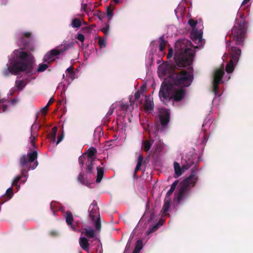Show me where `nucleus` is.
Masks as SVG:
<instances>
[{
	"label": "nucleus",
	"mask_w": 253,
	"mask_h": 253,
	"mask_svg": "<svg viewBox=\"0 0 253 253\" xmlns=\"http://www.w3.org/2000/svg\"><path fill=\"white\" fill-rule=\"evenodd\" d=\"M194 55V50L187 47L184 43H177L174 56V63L170 65L171 70L173 71L175 68L181 70L190 65L193 62Z\"/></svg>",
	"instance_id": "obj_1"
},
{
	"label": "nucleus",
	"mask_w": 253,
	"mask_h": 253,
	"mask_svg": "<svg viewBox=\"0 0 253 253\" xmlns=\"http://www.w3.org/2000/svg\"><path fill=\"white\" fill-rule=\"evenodd\" d=\"M174 85L169 84V80H164L162 83L159 92L160 100L165 105L171 100L176 102L182 101L186 95V89L183 87L174 89Z\"/></svg>",
	"instance_id": "obj_2"
},
{
	"label": "nucleus",
	"mask_w": 253,
	"mask_h": 253,
	"mask_svg": "<svg viewBox=\"0 0 253 253\" xmlns=\"http://www.w3.org/2000/svg\"><path fill=\"white\" fill-rule=\"evenodd\" d=\"M247 26L244 15L240 16V19L236 18L235 23L229 34V42H234L235 45H243L247 37Z\"/></svg>",
	"instance_id": "obj_3"
},
{
	"label": "nucleus",
	"mask_w": 253,
	"mask_h": 253,
	"mask_svg": "<svg viewBox=\"0 0 253 253\" xmlns=\"http://www.w3.org/2000/svg\"><path fill=\"white\" fill-rule=\"evenodd\" d=\"M193 79V69L190 67L187 68V71L184 70L172 73L165 80H169V84L173 85L188 87L192 84Z\"/></svg>",
	"instance_id": "obj_4"
},
{
	"label": "nucleus",
	"mask_w": 253,
	"mask_h": 253,
	"mask_svg": "<svg viewBox=\"0 0 253 253\" xmlns=\"http://www.w3.org/2000/svg\"><path fill=\"white\" fill-rule=\"evenodd\" d=\"M7 67L2 71V74L7 76L9 73L16 74L19 72L25 71L28 76L33 74V67L30 63H24L23 62H16L11 61L10 66L6 65Z\"/></svg>",
	"instance_id": "obj_5"
},
{
	"label": "nucleus",
	"mask_w": 253,
	"mask_h": 253,
	"mask_svg": "<svg viewBox=\"0 0 253 253\" xmlns=\"http://www.w3.org/2000/svg\"><path fill=\"white\" fill-rule=\"evenodd\" d=\"M198 180V176L196 175L194 170H192L191 174L180 182L179 192L176 197L178 204L189 192L190 188L195 186Z\"/></svg>",
	"instance_id": "obj_6"
},
{
	"label": "nucleus",
	"mask_w": 253,
	"mask_h": 253,
	"mask_svg": "<svg viewBox=\"0 0 253 253\" xmlns=\"http://www.w3.org/2000/svg\"><path fill=\"white\" fill-rule=\"evenodd\" d=\"M88 211L89 216L93 222L94 227L96 230L99 233L101 230V224L99 208L97 206V202L95 201H93L90 205Z\"/></svg>",
	"instance_id": "obj_7"
},
{
	"label": "nucleus",
	"mask_w": 253,
	"mask_h": 253,
	"mask_svg": "<svg viewBox=\"0 0 253 253\" xmlns=\"http://www.w3.org/2000/svg\"><path fill=\"white\" fill-rule=\"evenodd\" d=\"M37 157L38 153L37 151L28 152L27 155L24 154L21 157L19 160L20 165L22 167H26L29 163L34 162Z\"/></svg>",
	"instance_id": "obj_8"
},
{
	"label": "nucleus",
	"mask_w": 253,
	"mask_h": 253,
	"mask_svg": "<svg viewBox=\"0 0 253 253\" xmlns=\"http://www.w3.org/2000/svg\"><path fill=\"white\" fill-rule=\"evenodd\" d=\"M14 60H11L12 61L16 62H23L24 63H30V61L26 62L28 58V54L26 52L22 51L19 49L15 50L13 51ZM33 65V64H32Z\"/></svg>",
	"instance_id": "obj_9"
},
{
	"label": "nucleus",
	"mask_w": 253,
	"mask_h": 253,
	"mask_svg": "<svg viewBox=\"0 0 253 253\" xmlns=\"http://www.w3.org/2000/svg\"><path fill=\"white\" fill-rule=\"evenodd\" d=\"M31 36L32 34L30 32L22 33L20 34V42H18V44L25 48L29 47L31 42Z\"/></svg>",
	"instance_id": "obj_10"
},
{
	"label": "nucleus",
	"mask_w": 253,
	"mask_h": 253,
	"mask_svg": "<svg viewBox=\"0 0 253 253\" xmlns=\"http://www.w3.org/2000/svg\"><path fill=\"white\" fill-rule=\"evenodd\" d=\"M58 55H59V52L56 48L51 49L44 55L43 60L44 62L50 64L54 62L57 58V56Z\"/></svg>",
	"instance_id": "obj_11"
},
{
	"label": "nucleus",
	"mask_w": 253,
	"mask_h": 253,
	"mask_svg": "<svg viewBox=\"0 0 253 253\" xmlns=\"http://www.w3.org/2000/svg\"><path fill=\"white\" fill-rule=\"evenodd\" d=\"M228 51L230 55V60L238 62L241 54V49L235 46H231L229 48Z\"/></svg>",
	"instance_id": "obj_12"
},
{
	"label": "nucleus",
	"mask_w": 253,
	"mask_h": 253,
	"mask_svg": "<svg viewBox=\"0 0 253 253\" xmlns=\"http://www.w3.org/2000/svg\"><path fill=\"white\" fill-rule=\"evenodd\" d=\"M75 42L73 41L65 42L57 46L55 48L59 52V54H60L73 48Z\"/></svg>",
	"instance_id": "obj_13"
},
{
	"label": "nucleus",
	"mask_w": 253,
	"mask_h": 253,
	"mask_svg": "<svg viewBox=\"0 0 253 253\" xmlns=\"http://www.w3.org/2000/svg\"><path fill=\"white\" fill-rule=\"evenodd\" d=\"M159 117L162 126L164 127L169 122L170 114L167 109H162Z\"/></svg>",
	"instance_id": "obj_14"
},
{
	"label": "nucleus",
	"mask_w": 253,
	"mask_h": 253,
	"mask_svg": "<svg viewBox=\"0 0 253 253\" xmlns=\"http://www.w3.org/2000/svg\"><path fill=\"white\" fill-rule=\"evenodd\" d=\"M37 126H38V128L41 126L39 125H37L36 122L32 125L31 127V136L30 137V143L33 147L36 148V140L37 139V130L34 131V127L35 128L37 127Z\"/></svg>",
	"instance_id": "obj_15"
},
{
	"label": "nucleus",
	"mask_w": 253,
	"mask_h": 253,
	"mask_svg": "<svg viewBox=\"0 0 253 253\" xmlns=\"http://www.w3.org/2000/svg\"><path fill=\"white\" fill-rule=\"evenodd\" d=\"M96 230L95 231L90 228H84L81 232V235L86 236L89 239H92L96 237Z\"/></svg>",
	"instance_id": "obj_16"
},
{
	"label": "nucleus",
	"mask_w": 253,
	"mask_h": 253,
	"mask_svg": "<svg viewBox=\"0 0 253 253\" xmlns=\"http://www.w3.org/2000/svg\"><path fill=\"white\" fill-rule=\"evenodd\" d=\"M224 74L223 69H219L215 71L213 74L212 82L221 83V80Z\"/></svg>",
	"instance_id": "obj_17"
},
{
	"label": "nucleus",
	"mask_w": 253,
	"mask_h": 253,
	"mask_svg": "<svg viewBox=\"0 0 253 253\" xmlns=\"http://www.w3.org/2000/svg\"><path fill=\"white\" fill-rule=\"evenodd\" d=\"M79 244L83 250L88 252L89 249V244L88 239L85 237H81L79 239Z\"/></svg>",
	"instance_id": "obj_18"
},
{
	"label": "nucleus",
	"mask_w": 253,
	"mask_h": 253,
	"mask_svg": "<svg viewBox=\"0 0 253 253\" xmlns=\"http://www.w3.org/2000/svg\"><path fill=\"white\" fill-rule=\"evenodd\" d=\"M174 169L175 172L174 177L176 178L182 175L183 171L182 167L181 168L178 163L174 162L173 164Z\"/></svg>",
	"instance_id": "obj_19"
},
{
	"label": "nucleus",
	"mask_w": 253,
	"mask_h": 253,
	"mask_svg": "<svg viewBox=\"0 0 253 253\" xmlns=\"http://www.w3.org/2000/svg\"><path fill=\"white\" fill-rule=\"evenodd\" d=\"M170 203L171 198L166 196L164 200V204L163 205V207L161 211V212L164 213L168 211L170 207Z\"/></svg>",
	"instance_id": "obj_20"
},
{
	"label": "nucleus",
	"mask_w": 253,
	"mask_h": 253,
	"mask_svg": "<svg viewBox=\"0 0 253 253\" xmlns=\"http://www.w3.org/2000/svg\"><path fill=\"white\" fill-rule=\"evenodd\" d=\"M143 161V156L142 155L140 154L138 156V159H137V162L136 166L135 168V170L133 173V177H136V173L138 171H139L140 169L141 166L142 165V162Z\"/></svg>",
	"instance_id": "obj_21"
},
{
	"label": "nucleus",
	"mask_w": 253,
	"mask_h": 253,
	"mask_svg": "<svg viewBox=\"0 0 253 253\" xmlns=\"http://www.w3.org/2000/svg\"><path fill=\"white\" fill-rule=\"evenodd\" d=\"M96 153H97V150H96V148H95L93 147H91L87 150L86 153H85V154H87V160H92V159L95 160L94 157Z\"/></svg>",
	"instance_id": "obj_22"
},
{
	"label": "nucleus",
	"mask_w": 253,
	"mask_h": 253,
	"mask_svg": "<svg viewBox=\"0 0 253 253\" xmlns=\"http://www.w3.org/2000/svg\"><path fill=\"white\" fill-rule=\"evenodd\" d=\"M145 110L146 111H151L154 108V103L152 101L146 98L144 104Z\"/></svg>",
	"instance_id": "obj_23"
},
{
	"label": "nucleus",
	"mask_w": 253,
	"mask_h": 253,
	"mask_svg": "<svg viewBox=\"0 0 253 253\" xmlns=\"http://www.w3.org/2000/svg\"><path fill=\"white\" fill-rule=\"evenodd\" d=\"M65 218L67 224L72 227V223L74 219L72 212L70 211H67L65 214Z\"/></svg>",
	"instance_id": "obj_24"
},
{
	"label": "nucleus",
	"mask_w": 253,
	"mask_h": 253,
	"mask_svg": "<svg viewBox=\"0 0 253 253\" xmlns=\"http://www.w3.org/2000/svg\"><path fill=\"white\" fill-rule=\"evenodd\" d=\"M237 63V62H235L234 61H232V60H230L229 62L227 64L225 70L228 73H232L234 69L235 66Z\"/></svg>",
	"instance_id": "obj_25"
},
{
	"label": "nucleus",
	"mask_w": 253,
	"mask_h": 253,
	"mask_svg": "<svg viewBox=\"0 0 253 253\" xmlns=\"http://www.w3.org/2000/svg\"><path fill=\"white\" fill-rule=\"evenodd\" d=\"M97 177L96 179V182L97 183H99L101 181L103 177L104 169L101 167H97Z\"/></svg>",
	"instance_id": "obj_26"
},
{
	"label": "nucleus",
	"mask_w": 253,
	"mask_h": 253,
	"mask_svg": "<svg viewBox=\"0 0 253 253\" xmlns=\"http://www.w3.org/2000/svg\"><path fill=\"white\" fill-rule=\"evenodd\" d=\"M178 183V180H176L173 182V183L171 184L170 189L167 192L166 194V197H170L171 195L173 193Z\"/></svg>",
	"instance_id": "obj_27"
},
{
	"label": "nucleus",
	"mask_w": 253,
	"mask_h": 253,
	"mask_svg": "<svg viewBox=\"0 0 253 253\" xmlns=\"http://www.w3.org/2000/svg\"><path fill=\"white\" fill-rule=\"evenodd\" d=\"M143 248V242L141 240H138L137 241L135 248L132 253H139L140 250Z\"/></svg>",
	"instance_id": "obj_28"
},
{
	"label": "nucleus",
	"mask_w": 253,
	"mask_h": 253,
	"mask_svg": "<svg viewBox=\"0 0 253 253\" xmlns=\"http://www.w3.org/2000/svg\"><path fill=\"white\" fill-rule=\"evenodd\" d=\"M94 161V159L87 160L86 162V172L87 173H91L93 170V162Z\"/></svg>",
	"instance_id": "obj_29"
},
{
	"label": "nucleus",
	"mask_w": 253,
	"mask_h": 253,
	"mask_svg": "<svg viewBox=\"0 0 253 253\" xmlns=\"http://www.w3.org/2000/svg\"><path fill=\"white\" fill-rule=\"evenodd\" d=\"M160 46L159 50L160 51H163L166 47V42L164 40L163 36L160 37Z\"/></svg>",
	"instance_id": "obj_30"
},
{
	"label": "nucleus",
	"mask_w": 253,
	"mask_h": 253,
	"mask_svg": "<svg viewBox=\"0 0 253 253\" xmlns=\"http://www.w3.org/2000/svg\"><path fill=\"white\" fill-rule=\"evenodd\" d=\"M115 6H109L107 7L106 9V13L107 16L109 17L108 21L111 20V17L113 15V10L114 9Z\"/></svg>",
	"instance_id": "obj_31"
},
{
	"label": "nucleus",
	"mask_w": 253,
	"mask_h": 253,
	"mask_svg": "<svg viewBox=\"0 0 253 253\" xmlns=\"http://www.w3.org/2000/svg\"><path fill=\"white\" fill-rule=\"evenodd\" d=\"M25 85L26 84L23 80L16 81L15 82V86L18 90H21Z\"/></svg>",
	"instance_id": "obj_32"
},
{
	"label": "nucleus",
	"mask_w": 253,
	"mask_h": 253,
	"mask_svg": "<svg viewBox=\"0 0 253 253\" xmlns=\"http://www.w3.org/2000/svg\"><path fill=\"white\" fill-rule=\"evenodd\" d=\"M143 149L145 152H148L151 148L152 143L148 140H145L143 142Z\"/></svg>",
	"instance_id": "obj_33"
},
{
	"label": "nucleus",
	"mask_w": 253,
	"mask_h": 253,
	"mask_svg": "<svg viewBox=\"0 0 253 253\" xmlns=\"http://www.w3.org/2000/svg\"><path fill=\"white\" fill-rule=\"evenodd\" d=\"M82 23L81 20L78 18H74L71 23V25L74 28H79L81 26Z\"/></svg>",
	"instance_id": "obj_34"
},
{
	"label": "nucleus",
	"mask_w": 253,
	"mask_h": 253,
	"mask_svg": "<svg viewBox=\"0 0 253 253\" xmlns=\"http://www.w3.org/2000/svg\"><path fill=\"white\" fill-rule=\"evenodd\" d=\"M168 66L167 65H162L159 67V72L161 73V74L166 76L168 73Z\"/></svg>",
	"instance_id": "obj_35"
},
{
	"label": "nucleus",
	"mask_w": 253,
	"mask_h": 253,
	"mask_svg": "<svg viewBox=\"0 0 253 253\" xmlns=\"http://www.w3.org/2000/svg\"><path fill=\"white\" fill-rule=\"evenodd\" d=\"M48 64H47H47H43V63L40 64L38 66L37 71L38 72H42L44 71L48 67Z\"/></svg>",
	"instance_id": "obj_36"
},
{
	"label": "nucleus",
	"mask_w": 253,
	"mask_h": 253,
	"mask_svg": "<svg viewBox=\"0 0 253 253\" xmlns=\"http://www.w3.org/2000/svg\"><path fill=\"white\" fill-rule=\"evenodd\" d=\"M220 83L212 82V91L215 94L218 92L219 85Z\"/></svg>",
	"instance_id": "obj_37"
},
{
	"label": "nucleus",
	"mask_w": 253,
	"mask_h": 253,
	"mask_svg": "<svg viewBox=\"0 0 253 253\" xmlns=\"http://www.w3.org/2000/svg\"><path fill=\"white\" fill-rule=\"evenodd\" d=\"M57 127L54 126L51 130V132L50 133V136L52 138V140L54 141L55 140L56 133H57Z\"/></svg>",
	"instance_id": "obj_38"
},
{
	"label": "nucleus",
	"mask_w": 253,
	"mask_h": 253,
	"mask_svg": "<svg viewBox=\"0 0 253 253\" xmlns=\"http://www.w3.org/2000/svg\"><path fill=\"white\" fill-rule=\"evenodd\" d=\"M159 226L160 225L158 223L155 224L154 226L149 229V230L147 231V234H149L155 232L159 228Z\"/></svg>",
	"instance_id": "obj_39"
},
{
	"label": "nucleus",
	"mask_w": 253,
	"mask_h": 253,
	"mask_svg": "<svg viewBox=\"0 0 253 253\" xmlns=\"http://www.w3.org/2000/svg\"><path fill=\"white\" fill-rule=\"evenodd\" d=\"M163 149V146L160 144H158L156 145L154 153L156 154H159Z\"/></svg>",
	"instance_id": "obj_40"
},
{
	"label": "nucleus",
	"mask_w": 253,
	"mask_h": 253,
	"mask_svg": "<svg viewBox=\"0 0 253 253\" xmlns=\"http://www.w3.org/2000/svg\"><path fill=\"white\" fill-rule=\"evenodd\" d=\"M5 195L9 197V199H10L13 195V188L12 187L8 188L5 192Z\"/></svg>",
	"instance_id": "obj_41"
},
{
	"label": "nucleus",
	"mask_w": 253,
	"mask_h": 253,
	"mask_svg": "<svg viewBox=\"0 0 253 253\" xmlns=\"http://www.w3.org/2000/svg\"><path fill=\"white\" fill-rule=\"evenodd\" d=\"M78 181L81 183L82 184H84L85 182V180L84 179V173L83 172H81L78 175L77 178Z\"/></svg>",
	"instance_id": "obj_42"
},
{
	"label": "nucleus",
	"mask_w": 253,
	"mask_h": 253,
	"mask_svg": "<svg viewBox=\"0 0 253 253\" xmlns=\"http://www.w3.org/2000/svg\"><path fill=\"white\" fill-rule=\"evenodd\" d=\"M194 164V163L193 162H189V163H187L186 164H184L182 166V169L183 171L184 170H187L189 169L191 166Z\"/></svg>",
	"instance_id": "obj_43"
},
{
	"label": "nucleus",
	"mask_w": 253,
	"mask_h": 253,
	"mask_svg": "<svg viewBox=\"0 0 253 253\" xmlns=\"http://www.w3.org/2000/svg\"><path fill=\"white\" fill-rule=\"evenodd\" d=\"M128 109V105L126 103H122L120 105V109L122 111H127Z\"/></svg>",
	"instance_id": "obj_44"
},
{
	"label": "nucleus",
	"mask_w": 253,
	"mask_h": 253,
	"mask_svg": "<svg viewBox=\"0 0 253 253\" xmlns=\"http://www.w3.org/2000/svg\"><path fill=\"white\" fill-rule=\"evenodd\" d=\"M188 24L192 28H194L196 26L197 21L193 19H191L188 21Z\"/></svg>",
	"instance_id": "obj_45"
},
{
	"label": "nucleus",
	"mask_w": 253,
	"mask_h": 253,
	"mask_svg": "<svg viewBox=\"0 0 253 253\" xmlns=\"http://www.w3.org/2000/svg\"><path fill=\"white\" fill-rule=\"evenodd\" d=\"M101 31L105 35H107L109 34V25H106V26L101 29Z\"/></svg>",
	"instance_id": "obj_46"
},
{
	"label": "nucleus",
	"mask_w": 253,
	"mask_h": 253,
	"mask_svg": "<svg viewBox=\"0 0 253 253\" xmlns=\"http://www.w3.org/2000/svg\"><path fill=\"white\" fill-rule=\"evenodd\" d=\"M131 244V240L129 239L127 242L126 247L125 249V251L124 253H127L128 250H129L130 246Z\"/></svg>",
	"instance_id": "obj_47"
},
{
	"label": "nucleus",
	"mask_w": 253,
	"mask_h": 253,
	"mask_svg": "<svg viewBox=\"0 0 253 253\" xmlns=\"http://www.w3.org/2000/svg\"><path fill=\"white\" fill-rule=\"evenodd\" d=\"M64 137V134L63 131H62L60 134H59L58 136L57 141L56 142V144H58L63 139Z\"/></svg>",
	"instance_id": "obj_48"
},
{
	"label": "nucleus",
	"mask_w": 253,
	"mask_h": 253,
	"mask_svg": "<svg viewBox=\"0 0 253 253\" xmlns=\"http://www.w3.org/2000/svg\"><path fill=\"white\" fill-rule=\"evenodd\" d=\"M76 38L79 41H80V42H84V36L82 34H81V33H78L77 35Z\"/></svg>",
	"instance_id": "obj_49"
},
{
	"label": "nucleus",
	"mask_w": 253,
	"mask_h": 253,
	"mask_svg": "<svg viewBox=\"0 0 253 253\" xmlns=\"http://www.w3.org/2000/svg\"><path fill=\"white\" fill-rule=\"evenodd\" d=\"M21 178V177L19 176H17L14 180H13L12 185V186H16L17 185L18 182L20 181V179Z\"/></svg>",
	"instance_id": "obj_50"
},
{
	"label": "nucleus",
	"mask_w": 253,
	"mask_h": 253,
	"mask_svg": "<svg viewBox=\"0 0 253 253\" xmlns=\"http://www.w3.org/2000/svg\"><path fill=\"white\" fill-rule=\"evenodd\" d=\"M85 160V157L84 156H81L79 158V163L82 168L84 164V161Z\"/></svg>",
	"instance_id": "obj_51"
},
{
	"label": "nucleus",
	"mask_w": 253,
	"mask_h": 253,
	"mask_svg": "<svg viewBox=\"0 0 253 253\" xmlns=\"http://www.w3.org/2000/svg\"><path fill=\"white\" fill-rule=\"evenodd\" d=\"M173 55V49L172 47H170L169 49V52L167 54V58L168 59H170Z\"/></svg>",
	"instance_id": "obj_52"
},
{
	"label": "nucleus",
	"mask_w": 253,
	"mask_h": 253,
	"mask_svg": "<svg viewBox=\"0 0 253 253\" xmlns=\"http://www.w3.org/2000/svg\"><path fill=\"white\" fill-rule=\"evenodd\" d=\"M98 44L101 47H103L105 46V41L100 38L98 40Z\"/></svg>",
	"instance_id": "obj_53"
},
{
	"label": "nucleus",
	"mask_w": 253,
	"mask_h": 253,
	"mask_svg": "<svg viewBox=\"0 0 253 253\" xmlns=\"http://www.w3.org/2000/svg\"><path fill=\"white\" fill-rule=\"evenodd\" d=\"M73 69L74 68L72 66H70V67L67 69L66 72L67 73V74H69L73 75L74 74Z\"/></svg>",
	"instance_id": "obj_54"
},
{
	"label": "nucleus",
	"mask_w": 253,
	"mask_h": 253,
	"mask_svg": "<svg viewBox=\"0 0 253 253\" xmlns=\"http://www.w3.org/2000/svg\"><path fill=\"white\" fill-rule=\"evenodd\" d=\"M195 38L199 40V41L202 40V34L198 32H195Z\"/></svg>",
	"instance_id": "obj_55"
},
{
	"label": "nucleus",
	"mask_w": 253,
	"mask_h": 253,
	"mask_svg": "<svg viewBox=\"0 0 253 253\" xmlns=\"http://www.w3.org/2000/svg\"><path fill=\"white\" fill-rule=\"evenodd\" d=\"M48 107L47 105H46L43 108L42 110V114L43 115H45L47 113V110Z\"/></svg>",
	"instance_id": "obj_56"
},
{
	"label": "nucleus",
	"mask_w": 253,
	"mask_h": 253,
	"mask_svg": "<svg viewBox=\"0 0 253 253\" xmlns=\"http://www.w3.org/2000/svg\"><path fill=\"white\" fill-rule=\"evenodd\" d=\"M120 3L119 0H112L110 2V6H115L114 4H119Z\"/></svg>",
	"instance_id": "obj_57"
},
{
	"label": "nucleus",
	"mask_w": 253,
	"mask_h": 253,
	"mask_svg": "<svg viewBox=\"0 0 253 253\" xmlns=\"http://www.w3.org/2000/svg\"><path fill=\"white\" fill-rule=\"evenodd\" d=\"M50 234L52 236H57L58 235V233L56 231H52Z\"/></svg>",
	"instance_id": "obj_58"
},
{
	"label": "nucleus",
	"mask_w": 253,
	"mask_h": 253,
	"mask_svg": "<svg viewBox=\"0 0 253 253\" xmlns=\"http://www.w3.org/2000/svg\"><path fill=\"white\" fill-rule=\"evenodd\" d=\"M54 102V99L53 98H51L49 99V100L48 101L47 104H46V105L49 107V105H50L51 104H52Z\"/></svg>",
	"instance_id": "obj_59"
},
{
	"label": "nucleus",
	"mask_w": 253,
	"mask_h": 253,
	"mask_svg": "<svg viewBox=\"0 0 253 253\" xmlns=\"http://www.w3.org/2000/svg\"><path fill=\"white\" fill-rule=\"evenodd\" d=\"M114 108H110V109L109 110V111L107 112V116H110L112 114L113 112V111H114Z\"/></svg>",
	"instance_id": "obj_60"
},
{
	"label": "nucleus",
	"mask_w": 253,
	"mask_h": 253,
	"mask_svg": "<svg viewBox=\"0 0 253 253\" xmlns=\"http://www.w3.org/2000/svg\"><path fill=\"white\" fill-rule=\"evenodd\" d=\"M134 97L135 99H138L140 97V93L138 92H137L134 94Z\"/></svg>",
	"instance_id": "obj_61"
},
{
	"label": "nucleus",
	"mask_w": 253,
	"mask_h": 253,
	"mask_svg": "<svg viewBox=\"0 0 253 253\" xmlns=\"http://www.w3.org/2000/svg\"><path fill=\"white\" fill-rule=\"evenodd\" d=\"M7 109V106L6 105H3L2 106V112H4Z\"/></svg>",
	"instance_id": "obj_62"
},
{
	"label": "nucleus",
	"mask_w": 253,
	"mask_h": 253,
	"mask_svg": "<svg viewBox=\"0 0 253 253\" xmlns=\"http://www.w3.org/2000/svg\"><path fill=\"white\" fill-rule=\"evenodd\" d=\"M17 100L16 99H13L10 101L11 104H14L16 103Z\"/></svg>",
	"instance_id": "obj_63"
},
{
	"label": "nucleus",
	"mask_w": 253,
	"mask_h": 253,
	"mask_svg": "<svg viewBox=\"0 0 253 253\" xmlns=\"http://www.w3.org/2000/svg\"><path fill=\"white\" fill-rule=\"evenodd\" d=\"M37 166H38V162H36V163H35L33 164V167H32V169H35V168L37 167Z\"/></svg>",
	"instance_id": "obj_64"
}]
</instances>
